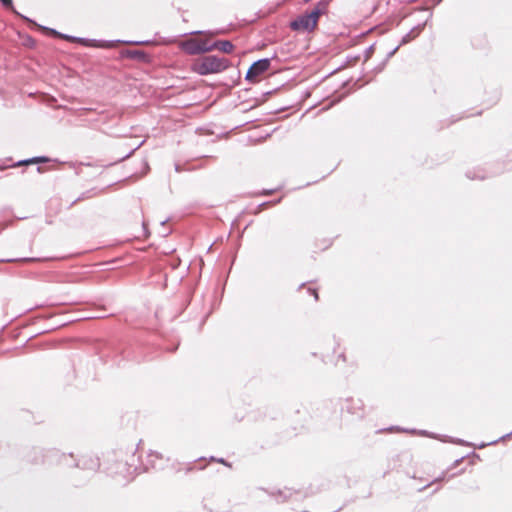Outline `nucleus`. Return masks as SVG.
<instances>
[{
    "label": "nucleus",
    "mask_w": 512,
    "mask_h": 512,
    "mask_svg": "<svg viewBox=\"0 0 512 512\" xmlns=\"http://www.w3.org/2000/svg\"><path fill=\"white\" fill-rule=\"evenodd\" d=\"M230 65L229 60L216 55L203 56L196 59L191 66L193 72L206 76L225 71Z\"/></svg>",
    "instance_id": "nucleus-1"
},
{
    "label": "nucleus",
    "mask_w": 512,
    "mask_h": 512,
    "mask_svg": "<svg viewBox=\"0 0 512 512\" xmlns=\"http://www.w3.org/2000/svg\"><path fill=\"white\" fill-rule=\"evenodd\" d=\"M25 458L29 463L32 464L45 463L48 465H60V463H62V460H68L66 454L61 453L57 449L53 448L44 451L43 449L38 447H33L32 449H30L26 453Z\"/></svg>",
    "instance_id": "nucleus-2"
},
{
    "label": "nucleus",
    "mask_w": 512,
    "mask_h": 512,
    "mask_svg": "<svg viewBox=\"0 0 512 512\" xmlns=\"http://www.w3.org/2000/svg\"><path fill=\"white\" fill-rule=\"evenodd\" d=\"M68 460H62L60 465L67 467H78L83 470H87L90 472H96L100 467V460L98 457L93 455H83L78 460L74 459L72 453L66 455Z\"/></svg>",
    "instance_id": "nucleus-3"
},
{
    "label": "nucleus",
    "mask_w": 512,
    "mask_h": 512,
    "mask_svg": "<svg viewBox=\"0 0 512 512\" xmlns=\"http://www.w3.org/2000/svg\"><path fill=\"white\" fill-rule=\"evenodd\" d=\"M168 459H164L163 455L156 452V451H150L148 455L146 456L145 461H141L140 465H134L133 463H130V466H134V472L136 474H140L142 472H148L150 470H162Z\"/></svg>",
    "instance_id": "nucleus-4"
},
{
    "label": "nucleus",
    "mask_w": 512,
    "mask_h": 512,
    "mask_svg": "<svg viewBox=\"0 0 512 512\" xmlns=\"http://www.w3.org/2000/svg\"><path fill=\"white\" fill-rule=\"evenodd\" d=\"M271 66L270 58H262L254 61L245 75V80L254 83L258 80V77L269 70Z\"/></svg>",
    "instance_id": "nucleus-5"
},
{
    "label": "nucleus",
    "mask_w": 512,
    "mask_h": 512,
    "mask_svg": "<svg viewBox=\"0 0 512 512\" xmlns=\"http://www.w3.org/2000/svg\"><path fill=\"white\" fill-rule=\"evenodd\" d=\"M210 44L208 40L190 38L182 42L181 49L189 55H202L209 52Z\"/></svg>",
    "instance_id": "nucleus-6"
},
{
    "label": "nucleus",
    "mask_w": 512,
    "mask_h": 512,
    "mask_svg": "<svg viewBox=\"0 0 512 512\" xmlns=\"http://www.w3.org/2000/svg\"><path fill=\"white\" fill-rule=\"evenodd\" d=\"M388 430H399V431H403V432H407V433H411V434H417V435H420V436H426V437H430V438H434V439H439L441 441H444V442H450V443H454V444H457V445H466V446H469L470 443L462 440V439H459V438H452V437H448V436H440V435H437V434H434V433H430L429 431L427 430H416V429H403V428H400V427H390Z\"/></svg>",
    "instance_id": "nucleus-7"
},
{
    "label": "nucleus",
    "mask_w": 512,
    "mask_h": 512,
    "mask_svg": "<svg viewBox=\"0 0 512 512\" xmlns=\"http://www.w3.org/2000/svg\"><path fill=\"white\" fill-rule=\"evenodd\" d=\"M339 406L342 412L346 411L357 418L364 417V404L361 399L347 398L339 400Z\"/></svg>",
    "instance_id": "nucleus-8"
},
{
    "label": "nucleus",
    "mask_w": 512,
    "mask_h": 512,
    "mask_svg": "<svg viewBox=\"0 0 512 512\" xmlns=\"http://www.w3.org/2000/svg\"><path fill=\"white\" fill-rule=\"evenodd\" d=\"M289 27L291 28V30L296 32H313L317 28V26L313 23V21L306 12L300 14L298 17L292 20L289 24Z\"/></svg>",
    "instance_id": "nucleus-9"
},
{
    "label": "nucleus",
    "mask_w": 512,
    "mask_h": 512,
    "mask_svg": "<svg viewBox=\"0 0 512 512\" xmlns=\"http://www.w3.org/2000/svg\"><path fill=\"white\" fill-rule=\"evenodd\" d=\"M21 17H22V20H24L26 23H28L32 27L38 28V29H40L42 31H45L46 33H48L51 36L58 37V38L66 40V41L74 43V40H75L76 36L64 34V33H61L59 31H57L54 28H50V27H46V26L40 25L36 21H34L33 19H31V18H29V17H27L25 15H21Z\"/></svg>",
    "instance_id": "nucleus-10"
},
{
    "label": "nucleus",
    "mask_w": 512,
    "mask_h": 512,
    "mask_svg": "<svg viewBox=\"0 0 512 512\" xmlns=\"http://www.w3.org/2000/svg\"><path fill=\"white\" fill-rule=\"evenodd\" d=\"M21 17H22V20H24L26 23H28L32 27L38 28V29H40L42 31H45L46 33H48L51 36L58 37V38L66 40V41L74 43V40H75L76 36L64 34V33H61L59 31H57L54 28H50V27H46V26L40 25L36 21H34L33 19H31V18H29V17H27L25 15H21Z\"/></svg>",
    "instance_id": "nucleus-11"
},
{
    "label": "nucleus",
    "mask_w": 512,
    "mask_h": 512,
    "mask_svg": "<svg viewBox=\"0 0 512 512\" xmlns=\"http://www.w3.org/2000/svg\"><path fill=\"white\" fill-rule=\"evenodd\" d=\"M118 42H121V41L120 40L106 41V40L89 39V38H84V37H82V39L80 40L81 45H83L85 47H94V48H112L114 46V44L118 43Z\"/></svg>",
    "instance_id": "nucleus-12"
},
{
    "label": "nucleus",
    "mask_w": 512,
    "mask_h": 512,
    "mask_svg": "<svg viewBox=\"0 0 512 512\" xmlns=\"http://www.w3.org/2000/svg\"><path fill=\"white\" fill-rule=\"evenodd\" d=\"M122 56L129 59L137 60L139 62L147 63L150 61V56L143 50H124Z\"/></svg>",
    "instance_id": "nucleus-13"
},
{
    "label": "nucleus",
    "mask_w": 512,
    "mask_h": 512,
    "mask_svg": "<svg viewBox=\"0 0 512 512\" xmlns=\"http://www.w3.org/2000/svg\"><path fill=\"white\" fill-rule=\"evenodd\" d=\"M220 50L223 53L230 54L234 50V45L229 40H216L209 46V52L213 50Z\"/></svg>",
    "instance_id": "nucleus-14"
},
{
    "label": "nucleus",
    "mask_w": 512,
    "mask_h": 512,
    "mask_svg": "<svg viewBox=\"0 0 512 512\" xmlns=\"http://www.w3.org/2000/svg\"><path fill=\"white\" fill-rule=\"evenodd\" d=\"M425 23L418 24L414 26L409 32H407L400 41V45H406L409 42H411L413 39H415L424 29Z\"/></svg>",
    "instance_id": "nucleus-15"
},
{
    "label": "nucleus",
    "mask_w": 512,
    "mask_h": 512,
    "mask_svg": "<svg viewBox=\"0 0 512 512\" xmlns=\"http://www.w3.org/2000/svg\"><path fill=\"white\" fill-rule=\"evenodd\" d=\"M466 177L471 180H484L488 177V175L484 172L483 169L477 168L473 170H468L466 172Z\"/></svg>",
    "instance_id": "nucleus-16"
},
{
    "label": "nucleus",
    "mask_w": 512,
    "mask_h": 512,
    "mask_svg": "<svg viewBox=\"0 0 512 512\" xmlns=\"http://www.w3.org/2000/svg\"><path fill=\"white\" fill-rule=\"evenodd\" d=\"M40 260H41L40 258H35V257H24V258L1 259L0 262H8V263H12V262H25V263H28V262H37V261H40Z\"/></svg>",
    "instance_id": "nucleus-17"
},
{
    "label": "nucleus",
    "mask_w": 512,
    "mask_h": 512,
    "mask_svg": "<svg viewBox=\"0 0 512 512\" xmlns=\"http://www.w3.org/2000/svg\"><path fill=\"white\" fill-rule=\"evenodd\" d=\"M306 13L309 15L313 23L318 26L319 18L324 15L323 11L317 8H313L311 11H306Z\"/></svg>",
    "instance_id": "nucleus-18"
},
{
    "label": "nucleus",
    "mask_w": 512,
    "mask_h": 512,
    "mask_svg": "<svg viewBox=\"0 0 512 512\" xmlns=\"http://www.w3.org/2000/svg\"><path fill=\"white\" fill-rule=\"evenodd\" d=\"M511 436H512V431L510 433H507V434L501 436L497 440L491 441L489 443H481V444H479L477 446L475 445L474 447L478 448V449H482V448L486 447L487 445H494V444L498 443L499 441H504V440L510 438Z\"/></svg>",
    "instance_id": "nucleus-19"
},
{
    "label": "nucleus",
    "mask_w": 512,
    "mask_h": 512,
    "mask_svg": "<svg viewBox=\"0 0 512 512\" xmlns=\"http://www.w3.org/2000/svg\"><path fill=\"white\" fill-rule=\"evenodd\" d=\"M0 3L2 4V6L4 8L11 9L15 15H17L19 18L22 19V17H21L22 14L19 13L18 11H16L13 7V0H0Z\"/></svg>",
    "instance_id": "nucleus-20"
},
{
    "label": "nucleus",
    "mask_w": 512,
    "mask_h": 512,
    "mask_svg": "<svg viewBox=\"0 0 512 512\" xmlns=\"http://www.w3.org/2000/svg\"><path fill=\"white\" fill-rule=\"evenodd\" d=\"M23 45L28 48H34L36 46V40L32 36L26 34L23 36Z\"/></svg>",
    "instance_id": "nucleus-21"
},
{
    "label": "nucleus",
    "mask_w": 512,
    "mask_h": 512,
    "mask_svg": "<svg viewBox=\"0 0 512 512\" xmlns=\"http://www.w3.org/2000/svg\"><path fill=\"white\" fill-rule=\"evenodd\" d=\"M330 0H320L314 8L320 9L323 11V14H326L328 12V6H329Z\"/></svg>",
    "instance_id": "nucleus-22"
},
{
    "label": "nucleus",
    "mask_w": 512,
    "mask_h": 512,
    "mask_svg": "<svg viewBox=\"0 0 512 512\" xmlns=\"http://www.w3.org/2000/svg\"><path fill=\"white\" fill-rule=\"evenodd\" d=\"M32 160L34 164L47 163L51 161V159L47 156H35L32 157Z\"/></svg>",
    "instance_id": "nucleus-23"
},
{
    "label": "nucleus",
    "mask_w": 512,
    "mask_h": 512,
    "mask_svg": "<svg viewBox=\"0 0 512 512\" xmlns=\"http://www.w3.org/2000/svg\"><path fill=\"white\" fill-rule=\"evenodd\" d=\"M400 46H401L400 44H399V45H397L395 48H393L391 51H389V52L387 53V55H386L385 59L383 60V65H386V64H387V62L389 61V59H390L391 57H393V56L396 54V52L398 51V49H399V47H400Z\"/></svg>",
    "instance_id": "nucleus-24"
},
{
    "label": "nucleus",
    "mask_w": 512,
    "mask_h": 512,
    "mask_svg": "<svg viewBox=\"0 0 512 512\" xmlns=\"http://www.w3.org/2000/svg\"><path fill=\"white\" fill-rule=\"evenodd\" d=\"M91 197H92V191L83 192L77 199H75L72 202V205L75 204L76 202L80 201V200L88 199V198H91Z\"/></svg>",
    "instance_id": "nucleus-25"
},
{
    "label": "nucleus",
    "mask_w": 512,
    "mask_h": 512,
    "mask_svg": "<svg viewBox=\"0 0 512 512\" xmlns=\"http://www.w3.org/2000/svg\"><path fill=\"white\" fill-rule=\"evenodd\" d=\"M142 144H143V141H142L140 144H138L135 148L131 149V150H130L126 155L122 156V157L119 159V161H123V160L128 159L129 157H131V156L134 154V152H135V151H136V150H137V149H138Z\"/></svg>",
    "instance_id": "nucleus-26"
},
{
    "label": "nucleus",
    "mask_w": 512,
    "mask_h": 512,
    "mask_svg": "<svg viewBox=\"0 0 512 512\" xmlns=\"http://www.w3.org/2000/svg\"><path fill=\"white\" fill-rule=\"evenodd\" d=\"M30 164H34L32 158H28V159H24V160H19L18 162H16L14 164V166H22V165L27 166V165H30Z\"/></svg>",
    "instance_id": "nucleus-27"
},
{
    "label": "nucleus",
    "mask_w": 512,
    "mask_h": 512,
    "mask_svg": "<svg viewBox=\"0 0 512 512\" xmlns=\"http://www.w3.org/2000/svg\"><path fill=\"white\" fill-rule=\"evenodd\" d=\"M373 51H374V45H370L368 48H366L365 55H364L365 60H368L371 57Z\"/></svg>",
    "instance_id": "nucleus-28"
},
{
    "label": "nucleus",
    "mask_w": 512,
    "mask_h": 512,
    "mask_svg": "<svg viewBox=\"0 0 512 512\" xmlns=\"http://www.w3.org/2000/svg\"><path fill=\"white\" fill-rule=\"evenodd\" d=\"M126 43H129V44H135V45H147L150 43L149 40H145V41H127Z\"/></svg>",
    "instance_id": "nucleus-29"
},
{
    "label": "nucleus",
    "mask_w": 512,
    "mask_h": 512,
    "mask_svg": "<svg viewBox=\"0 0 512 512\" xmlns=\"http://www.w3.org/2000/svg\"><path fill=\"white\" fill-rule=\"evenodd\" d=\"M307 292L314 296L315 301L318 300V292L314 288H308Z\"/></svg>",
    "instance_id": "nucleus-30"
},
{
    "label": "nucleus",
    "mask_w": 512,
    "mask_h": 512,
    "mask_svg": "<svg viewBox=\"0 0 512 512\" xmlns=\"http://www.w3.org/2000/svg\"><path fill=\"white\" fill-rule=\"evenodd\" d=\"M217 461L219 463H222V464L226 465V466H229V467L231 466V464H229L224 458L217 459Z\"/></svg>",
    "instance_id": "nucleus-31"
},
{
    "label": "nucleus",
    "mask_w": 512,
    "mask_h": 512,
    "mask_svg": "<svg viewBox=\"0 0 512 512\" xmlns=\"http://www.w3.org/2000/svg\"><path fill=\"white\" fill-rule=\"evenodd\" d=\"M385 65H383V62L378 65V67L375 68L376 72H381L384 69Z\"/></svg>",
    "instance_id": "nucleus-32"
},
{
    "label": "nucleus",
    "mask_w": 512,
    "mask_h": 512,
    "mask_svg": "<svg viewBox=\"0 0 512 512\" xmlns=\"http://www.w3.org/2000/svg\"><path fill=\"white\" fill-rule=\"evenodd\" d=\"M338 359L339 360H342L343 362H346V356L344 353H340L339 356H338Z\"/></svg>",
    "instance_id": "nucleus-33"
},
{
    "label": "nucleus",
    "mask_w": 512,
    "mask_h": 512,
    "mask_svg": "<svg viewBox=\"0 0 512 512\" xmlns=\"http://www.w3.org/2000/svg\"><path fill=\"white\" fill-rule=\"evenodd\" d=\"M272 202H263L262 204L259 205V209H261L262 207L266 206V205H269L271 204Z\"/></svg>",
    "instance_id": "nucleus-34"
},
{
    "label": "nucleus",
    "mask_w": 512,
    "mask_h": 512,
    "mask_svg": "<svg viewBox=\"0 0 512 512\" xmlns=\"http://www.w3.org/2000/svg\"><path fill=\"white\" fill-rule=\"evenodd\" d=\"M175 170H176L177 172H180V171H181L180 164H175Z\"/></svg>",
    "instance_id": "nucleus-35"
},
{
    "label": "nucleus",
    "mask_w": 512,
    "mask_h": 512,
    "mask_svg": "<svg viewBox=\"0 0 512 512\" xmlns=\"http://www.w3.org/2000/svg\"><path fill=\"white\" fill-rule=\"evenodd\" d=\"M82 39V37H75V40H74V43H79L80 44V40Z\"/></svg>",
    "instance_id": "nucleus-36"
},
{
    "label": "nucleus",
    "mask_w": 512,
    "mask_h": 512,
    "mask_svg": "<svg viewBox=\"0 0 512 512\" xmlns=\"http://www.w3.org/2000/svg\"><path fill=\"white\" fill-rule=\"evenodd\" d=\"M462 460H463V457H462V458H460V459L455 460L454 465H457V464H458L459 462H461Z\"/></svg>",
    "instance_id": "nucleus-37"
},
{
    "label": "nucleus",
    "mask_w": 512,
    "mask_h": 512,
    "mask_svg": "<svg viewBox=\"0 0 512 512\" xmlns=\"http://www.w3.org/2000/svg\"><path fill=\"white\" fill-rule=\"evenodd\" d=\"M37 172L42 173V172H43V168H42V167H40V166H38V167H37Z\"/></svg>",
    "instance_id": "nucleus-38"
},
{
    "label": "nucleus",
    "mask_w": 512,
    "mask_h": 512,
    "mask_svg": "<svg viewBox=\"0 0 512 512\" xmlns=\"http://www.w3.org/2000/svg\"><path fill=\"white\" fill-rule=\"evenodd\" d=\"M271 193H272V190L264 191V194H265V195H268V194H271Z\"/></svg>",
    "instance_id": "nucleus-39"
},
{
    "label": "nucleus",
    "mask_w": 512,
    "mask_h": 512,
    "mask_svg": "<svg viewBox=\"0 0 512 512\" xmlns=\"http://www.w3.org/2000/svg\"><path fill=\"white\" fill-rule=\"evenodd\" d=\"M193 469V466L190 464L189 467L187 468V471H191Z\"/></svg>",
    "instance_id": "nucleus-40"
},
{
    "label": "nucleus",
    "mask_w": 512,
    "mask_h": 512,
    "mask_svg": "<svg viewBox=\"0 0 512 512\" xmlns=\"http://www.w3.org/2000/svg\"><path fill=\"white\" fill-rule=\"evenodd\" d=\"M167 220H164L161 222V225L164 226L166 224Z\"/></svg>",
    "instance_id": "nucleus-41"
},
{
    "label": "nucleus",
    "mask_w": 512,
    "mask_h": 512,
    "mask_svg": "<svg viewBox=\"0 0 512 512\" xmlns=\"http://www.w3.org/2000/svg\"><path fill=\"white\" fill-rule=\"evenodd\" d=\"M304 285H305V283H301V285L299 286V289H301Z\"/></svg>",
    "instance_id": "nucleus-42"
},
{
    "label": "nucleus",
    "mask_w": 512,
    "mask_h": 512,
    "mask_svg": "<svg viewBox=\"0 0 512 512\" xmlns=\"http://www.w3.org/2000/svg\"><path fill=\"white\" fill-rule=\"evenodd\" d=\"M429 485H430V484H428V485H426V486H423V488H422L421 490L426 489V487H428Z\"/></svg>",
    "instance_id": "nucleus-43"
},
{
    "label": "nucleus",
    "mask_w": 512,
    "mask_h": 512,
    "mask_svg": "<svg viewBox=\"0 0 512 512\" xmlns=\"http://www.w3.org/2000/svg\"><path fill=\"white\" fill-rule=\"evenodd\" d=\"M310 1H311V0H304V2H305V3H308V2H310Z\"/></svg>",
    "instance_id": "nucleus-44"
}]
</instances>
